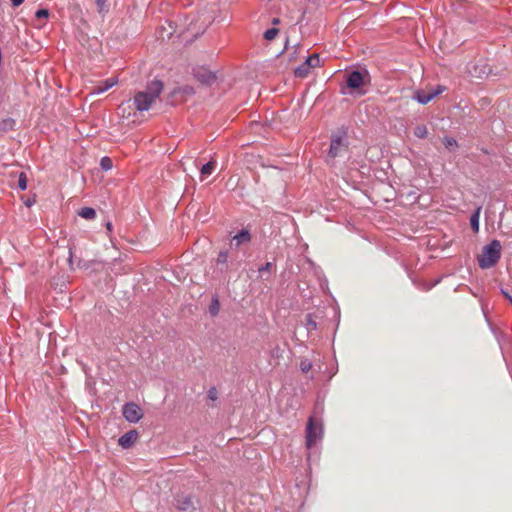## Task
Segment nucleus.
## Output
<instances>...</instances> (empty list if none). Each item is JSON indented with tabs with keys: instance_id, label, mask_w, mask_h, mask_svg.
<instances>
[{
	"instance_id": "obj_23",
	"label": "nucleus",
	"mask_w": 512,
	"mask_h": 512,
	"mask_svg": "<svg viewBox=\"0 0 512 512\" xmlns=\"http://www.w3.org/2000/svg\"><path fill=\"white\" fill-rule=\"evenodd\" d=\"M18 187L20 188V190H25L27 188V179L24 173H20L19 175Z\"/></svg>"
},
{
	"instance_id": "obj_33",
	"label": "nucleus",
	"mask_w": 512,
	"mask_h": 512,
	"mask_svg": "<svg viewBox=\"0 0 512 512\" xmlns=\"http://www.w3.org/2000/svg\"><path fill=\"white\" fill-rule=\"evenodd\" d=\"M106 228L108 231H111L112 230V223L111 222H107L106 223Z\"/></svg>"
},
{
	"instance_id": "obj_30",
	"label": "nucleus",
	"mask_w": 512,
	"mask_h": 512,
	"mask_svg": "<svg viewBox=\"0 0 512 512\" xmlns=\"http://www.w3.org/2000/svg\"><path fill=\"white\" fill-rule=\"evenodd\" d=\"M95 1H96L97 5H98L99 9L102 10L106 0H95Z\"/></svg>"
},
{
	"instance_id": "obj_15",
	"label": "nucleus",
	"mask_w": 512,
	"mask_h": 512,
	"mask_svg": "<svg viewBox=\"0 0 512 512\" xmlns=\"http://www.w3.org/2000/svg\"><path fill=\"white\" fill-rule=\"evenodd\" d=\"M79 216L84 219L91 220L96 216V211L91 207H83L78 212Z\"/></svg>"
},
{
	"instance_id": "obj_32",
	"label": "nucleus",
	"mask_w": 512,
	"mask_h": 512,
	"mask_svg": "<svg viewBox=\"0 0 512 512\" xmlns=\"http://www.w3.org/2000/svg\"><path fill=\"white\" fill-rule=\"evenodd\" d=\"M12 124H13V120H11V119L4 120V125L5 126H9V125H12Z\"/></svg>"
},
{
	"instance_id": "obj_21",
	"label": "nucleus",
	"mask_w": 512,
	"mask_h": 512,
	"mask_svg": "<svg viewBox=\"0 0 512 512\" xmlns=\"http://www.w3.org/2000/svg\"><path fill=\"white\" fill-rule=\"evenodd\" d=\"M100 166L103 170L108 171L113 166L112 160L109 157H103L100 160Z\"/></svg>"
},
{
	"instance_id": "obj_24",
	"label": "nucleus",
	"mask_w": 512,
	"mask_h": 512,
	"mask_svg": "<svg viewBox=\"0 0 512 512\" xmlns=\"http://www.w3.org/2000/svg\"><path fill=\"white\" fill-rule=\"evenodd\" d=\"M312 368V364L309 360H302L300 363V369L302 372L307 373Z\"/></svg>"
},
{
	"instance_id": "obj_6",
	"label": "nucleus",
	"mask_w": 512,
	"mask_h": 512,
	"mask_svg": "<svg viewBox=\"0 0 512 512\" xmlns=\"http://www.w3.org/2000/svg\"><path fill=\"white\" fill-rule=\"evenodd\" d=\"M321 436V427L312 418L309 419L306 429V445L311 448Z\"/></svg>"
},
{
	"instance_id": "obj_26",
	"label": "nucleus",
	"mask_w": 512,
	"mask_h": 512,
	"mask_svg": "<svg viewBox=\"0 0 512 512\" xmlns=\"http://www.w3.org/2000/svg\"><path fill=\"white\" fill-rule=\"evenodd\" d=\"M219 310V302L217 299H215L210 307V312L212 315H216Z\"/></svg>"
},
{
	"instance_id": "obj_9",
	"label": "nucleus",
	"mask_w": 512,
	"mask_h": 512,
	"mask_svg": "<svg viewBox=\"0 0 512 512\" xmlns=\"http://www.w3.org/2000/svg\"><path fill=\"white\" fill-rule=\"evenodd\" d=\"M363 84V75L359 71H353L348 75L347 86L352 89H357Z\"/></svg>"
},
{
	"instance_id": "obj_2",
	"label": "nucleus",
	"mask_w": 512,
	"mask_h": 512,
	"mask_svg": "<svg viewBox=\"0 0 512 512\" xmlns=\"http://www.w3.org/2000/svg\"><path fill=\"white\" fill-rule=\"evenodd\" d=\"M501 243L498 240H492L485 246L482 253L478 256V264L482 269L493 267L501 256Z\"/></svg>"
},
{
	"instance_id": "obj_4",
	"label": "nucleus",
	"mask_w": 512,
	"mask_h": 512,
	"mask_svg": "<svg viewBox=\"0 0 512 512\" xmlns=\"http://www.w3.org/2000/svg\"><path fill=\"white\" fill-rule=\"evenodd\" d=\"M348 145L341 136H333L330 144L328 156L336 158L344 155L347 152Z\"/></svg>"
},
{
	"instance_id": "obj_8",
	"label": "nucleus",
	"mask_w": 512,
	"mask_h": 512,
	"mask_svg": "<svg viewBox=\"0 0 512 512\" xmlns=\"http://www.w3.org/2000/svg\"><path fill=\"white\" fill-rule=\"evenodd\" d=\"M137 439L138 432L136 430H130L119 438L118 443L121 447L127 449L130 448Z\"/></svg>"
},
{
	"instance_id": "obj_14",
	"label": "nucleus",
	"mask_w": 512,
	"mask_h": 512,
	"mask_svg": "<svg viewBox=\"0 0 512 512\" xmlns=\"http://www.w3.org/2000/svg\"><path fill=\"white\" fill-rule=\"evenodd\" d=\"M480 212H481V207H478L470 218V225L474 232L479 231Z\"/></svg>"
},
{
	"instance_id": "obj_28",
	"label": "nucleus",
	"mask_w": 512,
	"mask_h": 512,
	"mask_svg": "<svg viewBox=\"0 0 512 512\" xmlns=\"http://www.w3.org/2000/svg\"><path fill=\"white\" fill-rule=\"evenodd\" d=\"M272 268V264L270 262H267L265 265H263L261 268H259V272H269Z\"/></svg>"
},
{
	"instance_id": "obj_10",
	"label": "nucleus",
	"mask_w": 512,
	"mask_h": 512,
	"mask_svg": "<svg viewBox=\"0 0 512 512\" xmlns=\"http://www.w3.org/2000/svg\"><path fill=\"white\" fill-rule=\"evenodd\" d=\"M116 84H117L116 78L106 79L102 82H99L97 85H95L93 87V93H95V94L103 93V92L107 91L108 89L112 88Z\"/></svg>"
},
{
	"instance_id": "obj_12",
	"label": "nucleus",
	"mask_w": 512,
	"mask_h": 512,
	"mask_svg": "<svg viewBox=\"0 0 512 512\" xmlns=\"http://www.w3.org/2000/svg\"><path fill=\"white\" fill-rule=\"evenodd\" d=\"M310 69H311L310 66L305 61L302 65H300L297 68H295L294 74H295L296 77L305 78L310 73Z\"/></svg>"
},
{
	"instance_id": "obj_19",
	"label": "nucleus",
	"mask_w": 512,
	"mask_h": 512,
	"mask_svg": "<svg viewBox=\"0 0 512 512\" xmlns=\"http://www.w3.org/2000/svg\"><path fill=\"white\" fill-rule=\"evenodd\" d=\"M306 62L310 66V68H315L320 66V57L318 54H313L306 58Z\"/></svg>"
},
{
	"instance_id": "obj_11",
	"label": "nucleus",
	"mask_w": 512,
	"mask_h": 512,
	"mask_svg": "<svg viewBox=\"0 0 512 512\" xmlns=\"http://www.w3.org/2000/svg\"><path fill=\"white\" fill-rule=\"evenodd\" d=\"M175 507L178 510L186 511L193 507V502L190 496L180 495L176 499Z\"/></svg>"
},
{
	"instance_id": "obj_34",
	"label": "nucleus",
	"mask_w": 512,
	"mask_h": 512,
	"mask_svg": "<svg viewBox=\"0 0 512 512\" xmlns=\"http://www.w3.org/2000/svg\"><path fill=\"white\" fill-rule=\"evenodd\" d=\"M504 293V296L510 301V303L512 304V297L506 293V292H503Z\"/></svg>"
},
{
	"instance_id": "obj_18",
	"label": "nucleus",
	"mask_w": 512,
	"mask_h": 512,
	"mask_svg": "<svg viewBox=\"0 0 512 512\" xmlns=\"http://www.w3.org/2000/svg\"><path fill=\"white\" fill-rule=\"evenodd\" d=\"M443 144L448 150H454L458 147V143L456 139L452 137H444L443 138Z\"/></svg>"
},
{
	"instance_id": "obj_3",
	"label": "nucleus",
	"mask_w": 512,
	"mask_h": 512,
	"mask_svg": "<svg viewBox=\"0 0 512 512\" xmlns=\"http://www.w3.org/2000/svg\"><path fill=\"white\" fill-rule=\"evenodd\" d=\"M444 91H446V87L443 85H438L434 88H428L427 90H417L415 92L414 98L420 104H427Z\"/></svg>"
},
{
	"instance_id": "obj_16",
	"label": "nucleus",
	"mask_w": 512,
	"mask_h": 512,
	"mask_svg": "<svg viewBox=\"0 0 512 512\" xmlns=\"http://www.w3.org/2000/svg\"><path fill=\"white\" fill-rule=\"evenodd\" d=\"M215 169V162L214 161H209L208 163H206L205 165L202 166L201 168V177L202 179L208 175H210Z\"/></svg>"
},
{
	"instance_id": "obj_29",
	"label": "nucleus",
	"mask_w": 512,
	"mask_h": 512,
	"mask_svg": "<svg viewBox=\"0 0 512 512\" xmlns=\"http://www.w3.org/2000/svg\"><path fill=\"white\" fill-rule=\"evenodd\" d=\"M127 107L130 108V105L129 103L127 104ZM118 110L120 113H122V115L124 116L125 112H126V104H121L119 107H118Z\"/></svg>"
},
{
	"instance_id": "obj_17",
	"label": "nucleus",
	"mask_w": 512,
	"mask_h": 512,
	"mask_svg": "<svg viewBox=\"0 0 512 512\" xmlns=\"http://www.w3.org/2000/svg\"><path fill=\"white\" fill-rule=\"evenodd\" d=\"M414 135L418 138H425L428 135V129L425 125H418L414 129Z\"/></svg>"
},
{
	"instance_id": "obj_5",
	"label": "nucleus",
	"mask_w": 512,
	"mask_h": 512,
	"mask_svg": "<svg viewBox=\"0 0 512 512\" xmlns=\"http://www.w3.org/2000/svg\"><path fill=\"white\" fill-rule=\"evenodd\" d=\"M123 416L127 421L136 423L142 419L143 412L139 405L134 402H130L123 406Z\"/></svg>"
},
{
	"instance_id": "obj_22",
	"label": "nucleus",
	"mask_w": 512,
	"mask_h": 512,
	"mask_svg": "<svg viewBox=\"0 0 512 512\" xmlns=\"http://www.w3.org/2000/svg\"><path fill=\"white\" fill-rule=\"evenodd\" d=\"M228 261V252L227 251H220L218 253V256L216 258L217 264L225 265Z\"/></svg>"
},
{
	"instance_id": "obj_25",
	"label": "nucleus",
	"mask_w": 512,
	"mask_h": 512,
	"mask_svg": "<svg viewBox=\"0 0 512 512\" xmlns=\"http://www.w3.org/2000/svg\"><path fill=\"white\" fill-rule=\"evenodd\" d=\"M35 16L37 19H47L49 11L47 9H39L36 11Z\"/></svg>"
},
{
	"instance_id": "obj_1",
	"label": "nucleus",
	"mask_w": 512,
	"mask_h": 512,
	"mask_svg": "<svg viewBox=\"0 0 512 512\" xmlns=\"http://www.w3.org/2000/svg\"><path fill=\"white\" fill-rule=\"evenodd\" d=\"M163 91V83L159 80L150 82L145 91L138 92L133 99L134 106L138 111H147L159 98Z\"/></svg>"
},
{
	"instance_id": "obj_20",
	"label": "nucleus",
	"mask_w": 512,
	"mask_h": 512,
	"mask_svg": "<svg viewBox=\"0 0 512 512\" xmlns=\"http://www.w3.org/2000/svg\"><path fill=\"white\" fill-rule=\"evenodd\" d=\"M279 30L277 28H270L265 31L264 38L268 41L274 40L278 35Z\"/></svg>"
},
{
	"instance_id": "obj_31",
	"label": "nucleus",
	"mask_w": 512,
	"mask_h": 512,
	"mask_svg": "<svg viewBox=\"0 0 512 512\" xmlns=\"http://www.w3.org/2000/svg\"><path fill=\"white\" fill-rule=\"evenodd\" d=\"M24 0H11L13 6L17 7L23 3Z\"/></svg>"
},
{
	"instance_id": "obj_27",
	"label": "nucleus",
	"mask_w": 512,
	"mask_h": 512,
	"mask_svg": "<svg viewBox=\"0 0 512 512\" xmlns=\"http://www.w3.org/2000/svg\"><path fill=\"white\" fill-rule=\"evenodd\" d=\"M217 394H218V393H217L216 388H211V389L208 391V397H209V399H211V400H213V401L217 399Z\"/></svg>"
},
{
	"instance_id": "obj_7",
	"label": "nucleus",
	"mask_w": 512,
	"mask_h": 512,
	"mask_svg": "<svg viewBox=\"0 0 512 512\" xmlns=\"http://www.w3.org/2000/svg\"><path fill=\"white\" fill-rule=\"evenodd\" d=\"M194 75H195V78L200 83L205 84V85H211L217 79L216 74L204 66L197 67L194 70Z\"/></svg>"
},
{
	"instance_id": "obj_35",
	"label": "nucleus",
	"mask_w": 512,
	"mask_h": 512,
	"mask_svg": "<svg viewBox=\"0 0 512 512\" xmlns=\"http://www.w3.org/2000/svg\"><path fill=\"white\" fill-rule=\"evenodd\" d=\"M279 22H280V20H279L278 18H274V19L272 20V23H273L274 25L278 24Z\"/></svg>"
},
{
	"instance_id": "obj_13",
	"label": "nucleus",
	"mask_w": 512,
	"mask_h": 512,
	"mask_svg": "<svg viewBox=\"0 0 512 512\" xmlns=\"http://www.w3.org/2000/svg\"><path fill=\"white\" fill-rule=\"evenodd\" d=\"M251 237L247 230H242L240 233L233 237V241L236 242V245L239 246L243 243H248Z\"/></svg>"
}]
</instances>
